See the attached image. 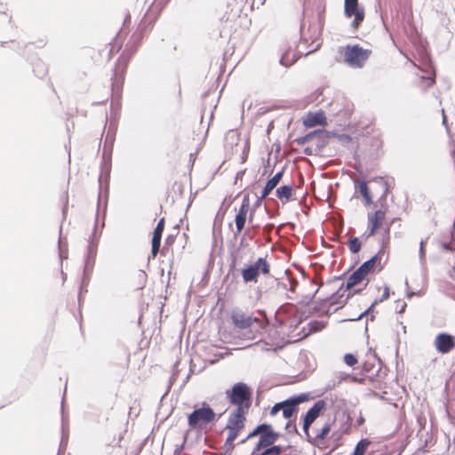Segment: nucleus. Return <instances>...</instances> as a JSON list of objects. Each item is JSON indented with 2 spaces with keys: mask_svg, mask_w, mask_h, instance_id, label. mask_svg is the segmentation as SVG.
<instances>
[{
  "mask_svg": "<svg viewBox=\"0 0 455 455\" xmlns=\"http://www.w3.org/2000/svg\"><path fill=\"white\" fill-rule=\"evenodd\" d=\"M227 400L235 406L234 411L249 412L252 405V389L244 382H237L225 391Z\"/></svg>",
  "mask_w": 455,
  "mask_h": 455,
  "instance_id": "obj_1",
  "label": "nucleus"
},
{
  "mask_svg": "<svg viewBox=\"0 0 455 455\" xmlns=\"http://www.w3.org/2000/svg\"><path fill=\"white\" fill-rule=\"evenodd\" d=\"M339 61L353 68H362L371 55V50L359 44H347L338 49Z\"/></svg>",
  "mask_w": 455,
  "mask_h": 455,
  "instance_id": "obj_2",
  "label": "nucleus"
},
{
  "mask_svg": "<svg viewBox=\"0 0 455 455\" xmlns=\"http://www.w3.org/2000/svg\"><path fill=\"white\" fill-rule=\"evenodd\" d=\"M388 212L387 205H381V208L367 214V236H373L378 233L383 232L387 241L389 240V233L391 222L387 220Z\"/></svg>",
  "mask_w": 455,
  "mask_h": 455,
  "instance_id": "obj_3",
  "label": "nucleus"
},
{
  "mask_svg": "<svg viewBox=\"0 0 455 455\" xmlns=\"http://www.w3.org/2000/svg\"><path fill=\"white\" fill-rule=\"evenodd\" d=\"M216 420V413L205 402L200 408L195 409L188 416V424L191 430H204Z\"/></svg>",
  "mask_w": 455,
  "mask_h": 455,
  "instance_id": "obj_4",
  "label": "nucleus"
},
{
  "mask_svg": "<svg viewBox=\"0 0 455 455\" xmlns=\"http://www.w3.org/2000/svg\"><path fill=\"white\" fill-rule=\"evenodd\" d=\"M246 412L233 411L229 413L224 430L227 432L225 444L234 448V442L240 433L245 428L247 420Z\"/></svg>",
  "mask_w": 455,
  "mask_h": 455,
  "instance_id": "obj_5",
  "label": "nucleus"
},
{
  "mask_svg": "<svg viewBox=\"0 0 455 455\" xmlns=\"http://www.w3.org/2000/svg\"><path fill=\"white\" fill-rule=\"evenodd\" d=\"M257 435H259V440L253 450V453H256V451H259L261 449H265L268 446H271L279 438L278 433L273 430L271 425L260 424L257 426L247 435V437L242 441V443H244L246 440L251 439Z\"/></svg>",
  "mask_w": 455,
  "mask_h": 455,
  "instance_id": "obj_6",
  "label": "nucleus"
},
{
  "mask_svg": "<svg viewBox=\"0 0 455 455\" xmlns=\"http://www.w3.org/2000/svg\"><path fill=\"white\" fill-rule=\"evenodd\" d=\"M268 275L270 265L266 258H259L253 264L248 265L241 270L244 283H257L259 274Z\"/></svg>",
  "mask_w": 455,
  "mask_h": 455,
  "instance_id": "obj_7",
  "label": "nucleus"
},
{
  "mask_svg": "<svg viewBox=\"0 0 455 455\" xmlns=\"http://www.w3.org/2000/svg\"><path fill=\"white\" fill-rule=\"evenodd\" d=\"M253 212H251L250 200L248 196L243 197L239 209L235 216V230L234 231L235 236H238L244 229L246 220L249 223L252 221Z\"/></svg>",
  "mask_w": 455,
  "mask_h": 455,
  "instance_id": "obj_8",
  "label": "nucleus"
},
{
  "mask_svg": "<svg viewBox=\"0 0 455 455\" xmlns=\"http://www.w3.org/2000/svg\"><path fill=\"white\" fill-rule=\"evenodd\" d=\"M387 259L388 253L386 249L382 247L371 259L362 264L360 267L367 275L373 272H380L385 267Z\"/></svg>",
  "mask_w": 455,
  "mask_h": 455,
  "instance_id": "obj_9",
  "label": "nucleus"
},
{
  "mask_svg": "<svg viewBox=\"0 0 455 455\" xmlns=\"http://www.w3.org/2000/svg\"><path fill=\"white\" fill-rule=\"evenodd\" d=\"M344 12L347 18L355 16L351 26L354 29L357 30L364 20V10L359 7L358 0H345Z\"/></svg>",
  "mask_w": 455,
  "mask_h": 455,
  "instance_id": "obj_10",
  "label": "nucleus"
},
{
  "mask_svg": "<svg viewBox=\"0 0 455 455\" xmlns=\"http://www.w3.org/2000/svg\"><path fill=\"white\" fill-rule=\"evenodd\" d=\"M281 52L282 55L279 62L286 68L293 65L300 57L297 49L288 44H282Z\"/></svg>",
  "mask_w": 455,
  "mask_h": 455,
  "instance_id": "obj_11",
  "label": "nucleus"
},
{
  "mask_svg": "<svg viewBox=\"0 0 455 455\" xmlns=\"http://www.w3.org/2000/svg\"><path fill=\"white\" fill-rule=\"evenodd\" d=\"M340 291L341 290L338 291L331 297L327 298L323 300V307H327L326 314L335 312L345 305L347 299H348V295H344L346 290H344L342 293H340Z\"/></svg>",
  "mask_w": 455,
  "mask_h": 455,
  "instance_id": "obj_12",
  "label": "nucleus"
},
{
  "mask_svg": "<svg viewBox=\"0 0 455 455\" xmlns=\"http://www.w3.org/2000/svg\"><path fill=\"white\" fill-rule=\"evenodd\" d=\"M435 347L441 354H447L455 347V337L448 333L438 334L435 339Z\"/></svg>",
  "mask_w": 455,
  "mask_h": 455,
  "instance_id": "obj_13",
  "label": "nucleus"
},
{
  "mask_svg": "<svg viewBox=\"0 0 455 455\" xmlns=\"http://www.w3.org/2000/svg\"><path fill=\"white\" fill-rule=\"evenodd\" d=\"M231 319L234 325L239 329L249 328L253 324V323H259V320L258 318L246 315L242 311H233Z\"/></svg>",
  "mask_w": 455,
  "mask_h": 455,
  "instance_id": "obj_14",
  "label": "nucleus"
},
{
  "mask_svg": "<svg viewBox=\"0 0 455 455\" xmlns=\"http://www.w3.org/2000/svg\"><path fill=\"white\" fill-rule=\"evenodd\" d=\"M325 403L323 400L317 401L313 407H311L306 416L304 418L303 429L306 433L312 423L316 419V418L320 415L321 411L324 409Z\"/></svg>",
  "mask_w": 455,
  "mask_h": 455,
  "instance_id": "obj_15",
  "label": "nucleus"
},
{
  "mask_svg": "<svg viewBox=\"0 0 455 455\" xmlns=\"http://www.w3.org/2000/svg\"><path fill=\"white\" fill-rule=\"evenodd\" d=\"M164 226H165V220H164V218H162L158 221L156 228L154 229L153 237H152V249H151V257L153 259H155L157 256V254L160 251L162 235L164 230Z\"/></svg>",
  "mask_w": 455,
  "mask_h": 455,
  "instance_id": "obj_16",
  "label": "nucleus"
},
{
  "mask_svg": "<svg viewBox=\"0 0 455 455\" xmlns=\"http://www.w3.org/2000/svg\"><path fill=\"white\" fill-rule=\"evenodd\" d=\"M305 400V397L303 395L291 397L290 399H287L283 402H282V408L283 415L285 419H289L292 416V414L297 410V405L302 403Z\"/></svg>",
  "mask_w": 455,
  "mask_h": 455,
  "instance_id": "obj_17",
  "label": "nucleus"
},
{
  "mask_svg": "<svg viewBox=\"0 0 455 455\" xmlns=\"http://www.w3.org/2000/svg\"><path fill=\"white\" fill-rule=\"evenodd\" d=\"M355 185L363 196L364 206H370L373 202V195L368 184L364 180H355Z\"/></svg>",
  "mask_w": 455,
  "mask_h": 455,
  "instance_id": "obj_18",
  "label": "nucleus"
},
{
  "mask_svg": "<svg viewBox=\"0 0 455 455\" xmlns=\"http://www.w3.org/2000/svg\"><path fill=\"white\" fill-rule=\"evenodd\" d=\"M303 124L306 127L312 128L316 125H325L326 117L323 112L318 113H308L304 120Z\"/></svg>",
  "mask_w": 455,
  "mask_h": 455,
  "instance_id": "obj_19",
  "label": "nucleus"
},
{
  "mask_svg": "<svg viewBox=\"0 0 455 455\" xmlns=\"http://www.w3.org/2000/svg\"><path fill=\"white\" fill-rule=\"evenodd\" d=\"M283 171L276 172L270 180H267L261 196H259V200L266 199L271 191L279 184L281 179L283 177Z\"/></svg>",
  "mask_w": 455,
  "mask_h": 455,
  "instance_id": "obj_20",
  "label": "nucleus"
},
{
  "mask_svg": "<svg viewBox=\"0 0 455 455\" xmlns=\"http://www.w3.org/2000/svg\"><path fill=\"white\" fill-rule=\"evenodd\" d=\"M294 195L293 186H282L275 191L276 197L283 203L287 204L290 202Z\"/></svg>",
  "mask_w": 455,
  "mask_h": 455,
  "instance_id": "obj_21",
  "label": "nucleus"
},
{
  "mask_svg": "<svg viewBox=\"0 0 455 455\" xmlns=\"http://www.w3.org/2000/svg\"><path fill=\"white\" fill-rule=\"evenodd\" d=\"M368 275L363 273V270L359 267L347 281L346 289L349 290L352 287L361 283Z\"/></svg>",
  "mask_w": 455,
  "mask_h": 455,
  "instance_id": "obj_22",
  "label": "nucleus"
},
{
  "mask_svg": "<svg viewBox=\"0 0 455 455\" xmlns=\"http://www.w3.org/2000/svg\"><path fill=\"white\" fill-rule=\"evenodd\" d=\"M333 424V421H327L324 423L319 429L316 430L315 440L317 442L324 441L331 429V426Z\"/></svg>",
  "mask_w": 455,
  "mask_h": 455,
  "instance_id": "obj_23",
  "label": "nucleus"
},
{
  "mask_svg": "<svg viewBox=\"0 0 455 455\" xmlns=\"http://www.w3.org/2000/svg\"><path fill=\"white\" fill-rule=\"evenodd\" d=\"M390 297V289L387 285H385L383 287V293L382 295L379 298V299H376L371 305V307L364 310L363 312H362L360 314V315L358 316V318H361L362 316L365 315L370 310H371L377 304L380 303V302H383L385 300H387L388 298Z\"/></svg>",
  "mask_w": 455,
  "mask_h": 455,
  "instance_id": "obj_24",
  "label": "nucleus"
},
{
  "mask_svg": "<svg viewBox=\"0 0 455 455\" xmlns=\"http://www.w3.org/2000/svg\"><path fill=\"white\" fill-rule=\"evenodd\" d=\"M327 325L324 321H311L307 323L308 334L323 331Z\"/></svg>",
  "mask_w": 455,
  "mask_h": 455,
  "instance_id": "obj_25",
  "label": "nucleus"
},
{
  "mask_svg": "<svg viewBox=\"0 0 455 455\" xmlns=\"http://www.w3.org/2000/svg\"><path fill=\"white\" fill-rule=\"evenodd\" d=\"M371 442L367 439H362L359 441L354 450L352 455H365Z\"/></svg>",
  "mask_w": 455,
  "mask_h": 455,
  "instance_id": "obj_26",
  "label": "nucleus"
},
{
  "mask_svg": "<svg viewBox=\"0 0 455 455\" xmlns=\"http://www.w3.org/2000/svg\"><path fill=\"white\" fill-rule=\"evenodd\" d=\"M124 81V70L119 75H116L115 80L113 82V91L116 92H119L122 90L123 84Z\"/></svg>",
  "mask_w": 455,
  "mask_h": 455,
  "instance_id": "obj_27",
  "label": "nucleus"
},
{
  "mask_svg": "<svg viewBox=\"0 0 455 455\" xmlns=\"http://www.w3.org/2000/svg\"><path fill=\"white\" fill-rule=\"evenodd\" d=\"M347 247L353 253H357L362 247L361 242L357 237H351L347 242Z\"/></svg>",
  "mask_w": 455,
  "mask_h": 455,
  "instance_id": "obj_28",
  "label": "nucleus"
},
{
  "mask_svg": "<svg viewBox=\"0 0 455 455\" xmlns=\"http://www.w3.org/2000/svg\"><path fill=\"white\" fill-rule=\"evenodd\" d=\"M283 451V448L279 445L268 446L265 450L259 453V455H279Z\"/></svg>",
  "mask_w": 455,
  "mask_h": 455,
  "instance_id": "obj_29",
  "label": "nucleus"
},
{
  "mask_svg": "<svg viewBox=\"0 0 455 455\" xmlns=\"http://www.w3.org/2000/svg\"><path fill=\"white\" fill-rule=\"evenodd\" d=\"M62 204V212L63 215L66 216L68 207V190L63 191L60 198Z\"/></svg>",
  "mask_w": 455,
  "mask_h": 455,
  "instance_id": "obj_30",
  "label": "nucleus"
},
{
  "mask_svg": "<svg viewBox=\"0 0 455 455\" xmlns=\"http://www.w3.org/2000/svg\"><path fill=\"white\" fill-rule=\"evenodd\" d=\"M440 245L445 251H455V240H451L449 243L442 241Z\"/></svg>",
  "mask_w": 455,
  "mask_h": 455,
  "instance_id": "obj_31",
  "label": "nucleus"
},
{
  "mask_svg": "<svg viewBox=\"0 0 455 455\" xmlns=\"http://www.w3.org/2000/svg\"><path fill=\"white\" fill-rule=\"evenodd\" d=\"M435 77L433 76H421L420 78V84L423 88H428L431 87L435 84Z\"/></svg>",
  "mask_w": 455,
  "mask_h": 455,
  "instance_id": "obj_32",
  "label": "nucleus"
},
{
  "mask_svg": "<svg viewBox=\"0 0 455 455\" xmlns=\"http://www.w3.org/2000/svg\"><path fill=\"white\" fill-rule=\"evenodd\" d=\"M344 361L348 366H354L357 363L356 357L352 354H346L344 356Z\"/></svg>",
  "mask_w": 455,
  "mask_h": 455,
  "instance_id": "obj_33",
  "label": "nucleus"
},
{
  "mask_svg": "<svg viewBox=\"0 0 455 455\" xmlns=\"http://www.w3.org/2000/svg\"><path fill=\"white\" fill-rule=\"evenodd\" d=\"M406 307H407V304L405 301H403V300L396 301V308H397V312L399 314L403 313L405 311Z\"/></svg>",
  "mask_w": 455,
  "mask_h": 455,
  "instance_id": "obj_34",
  "label": "nucleus"
},
{
  "mask_svg": "<svg viewBox=\"0 0 455 455\" xmlns=\"http://www.w3.org/2000/svg\"><path fill=\"white\" fill-rule=\"evenodd\" d=\"M282 407V402L275 403L270 411V415L275 416L279 411H281Z\"/></svg>",
  "mask_w": 455,
  "mask_h": 455,
  "instance_id": "obj_35",
  "label": "nucleus"
},
{
  "mask_svg": "<svg viewBox=\"0 0 455 455\" xmlns=\"http://www.w3.org/2000/svg\"><path fill=\"white\" fill-rule=\"evenodd\" d=\"M425 242L424 241H421L420 242V246H419V253H420V257L421 258H424L425 257V254H426V251H425Z\"/></svg>",
  "mask_w": 455,
  "mask_h": 455,
  "instance_id": "obj_36",
  "label": "nucleus"
},
{
  "mask_svg": "<svg viewBox=\"0 0 455 455\" xmlns=\"http://www.w3.org/2000/svg\"><path fill=\"white\" fill-rule=\"evenodd\" d=\"M290 284H291V288H290V290H291V291H295L296 286L298 285V282H297V281H295V280H290Z\"/></svg>",
  "mask_w": 455,
  "mask_h": 455,
  "instance_id": "obj_37",
  "label": "nucleus"
},
{
  "mask_svg": "<svg viewBox=\"0 0 455 455\" xmlns=\"http://www.w3.org/2000/svg\"><path fill=\"white\" fill-rule=\"evenodd\" d=\"M351 381L353 382H359V383H363V379H357L355 377H351V376H348L347 377Z\"/></svg>",
  "mask_w": 455,
  "mask_h": 455,
  "instance_id": "obj_38",
  "label": "nucleus"
},
{
  "mask_svg": "<svg viewBox=\"0 0 455 455\" xmlns=\"http://www.w3.org/2000/svg\"><path fill=\"white\" fill-rule=\"evenodd\" d=\"M443 123H445L446 122V116L444 115V111L443 110Z\"/></svg>",
  "mask_w": 455,
  "mask_h": 455,
  "instance_id": "obj_39",
  "label": "nucleus"
},
{
  "mask_svg": "<svg viewBox=\"0 0 455 455\" xmlns=\"http://www.w3.org/2000/svg\"><path fill=\"white\" fill-rule=\"evenodd\" d=\"M271 228H272V226H270L269 228L265 227V229H267V230H271Z\"/></svg>",
  "mask_w": 455,
  "mask_h": 455,
  "instance_id": "obj_40",
  "label": "nucleus"
},
{
  "mask_svg": "<svg viewBox=\"0 0 455 455\" xmlns=\"http://www.w3.org/2000/svg\"><path fill=\"white\" fill-rule=\"evenodd\" d=\"M271 228H272V226H270L269 228L265 227V229H267V230H271Z\"/></svg>",
  "mask_w": 455,
  "mask_h": 455,
  "instance_id": "obj_41",
  "label": "nucleus"
},
{
  "mask_svg": "<svg viewBox=\"0 0 455 455\" xmlns=\"http://www.w3.org/2000/svg\"><path fill=\"white\" fill-rule=\"evenodd\" d=\"M251 455H259V454H255V453H253V452H252V454H251Z\"/></svg>",
  "mask_w": 455,
  "mask_h": 455,
  "instance_id": "obj_42",
  "label": "nucleus"
},
{
  "mask_svg": "<svg viewBox=\"0 0 455 455\" xmlns=\"http://www.w3.org/2000/svg\"><path fill=\"white\" fill-rule=\"evenodd\" d=\"M251 455H259V454H255V453H253V452H252V454H251Z\"/></svg>",
  "mask_w": 455,
  "mask_h": 455,
  "instance_id": "obj_43",
  "label": "nucleus"
},
{
  "mask_svg": "<svg viewBox=\"0 0 455 455\" xmlns=\"http://www.w3.org/2000/svg\"><path fill=\"white\" fill-rule=\"evenodd\" d=\"M251 455H259V454H255V453H253V452H252V454H251Z\"/></svg>",
  "mask_w": 455,
  "mask_h": 455,
  "instance_id": "obj_44",
  "label": "nucleus"
}]
</instances>
